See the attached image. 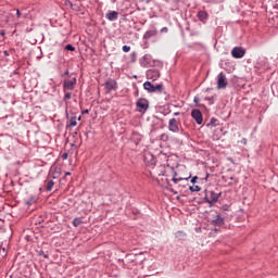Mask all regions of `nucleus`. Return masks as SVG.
Listing matches in <instances>:
<instances>
[{"mask_svg":"<svg viewBox=\"0 0 278 278\" xmlns=\"http://www.w3.org/2000/svg\"><path fill=\"white\" fill-rule=\"evenodd\" d=\"M75 86H77V77L63 81V90H75Z\"/></svg>","mask_w":278,"mask_h":278,"instance_id":"obj_6","label":"nucleus"},{"mask_svg":"<svg viewBox=\"0 0 278 278\" xmlns=\"http://www.w3.org/2000/svg\"><path fill=\"white\" fill-rule=\"evenodd\" d=\"M78 121H81V116L78 117Z\"/></svg>","mask_w":278,"mask_h":278,"instance_id":"obj_47","label":"nucleus"},{"mask_svg":"<svg viewBox=\"0 0 278 278\" xmlns=\"http://www.w3.org/2000/svg\"><path fill=\"white\" fill-rule=\"evenodd\" d=\"M62 160H68V153H63L62 154Z\"/></svg>","mask_w":278,"mask_h":278,"instance_id":"obj_30","label":"nucleus"},{"mask_svg":"<svg viewBox=\"0 0 278 278\" xmlns=\"http://www.w3.org/2000/svg\"><path fill=\"white\" fill-rule=\"evenodd\" d=\"M179 114H180L179 112H175L174 116H179Z\"/></svg>","mask_w":278,"mask_h":278,"instance_id":"obj_41","label":"nucleus"},{"mask_svg":"<svg viewBox=\"0 0 278 278\" xmlns=\"http://www.w3.org/2000/svg\"><path fill=\"white\" fill-rule=\"evenodd\" d=\"M143 162L146 166H155L157 161L155 160V155H153V153L146 151L143 153Z\"/></svg>","mask_w":278,"mask_h":278,"instance_id":"obj_3","label":"nucleus"},{"mask_svg":"<svg viewBox=\"0 0 278 278\" xmlns=\"http://www.w3.org/2000/svg\"><path fill=\"white\" fill-rule=\"evenodd\" d=\"M197 179H199V177L194 176L191 178V184H197Z\"/></svg>","mask_w":278,"mask_h":278,"instance_id":"obj_31","label":"nucleus"},{"mask_svg":"<svg viewBox=\"0 0 278 278\" xmlns=\"http://www.w3.org/2000/svg\"><path fill=\"white\" fill-rule=\"evenodd\" d=\"M161 170H164V166H161Z\"/></svg>","mask_w":278,"mask_h":278,"instance_id":"obj_46","label":"nucleus"},{"mask_svg":"<svg viewBox=\"0 0 278 278\" xmlns=\"http://www.w3.org/2000/svg\"><path fill=\"white\" fill-rule=\"evenodd\" d=\"M193 101H194V103H199V101H200L199 96H195V97L193 98Z\"/></svg>","mask_w":278,"mask_h":278,"instance_id":"obj_32","label":"nucleus"},{"mask_svg":"<svg viewBox=\"0 0 278 278\" xmlns=\"http://www.w3.org/2000/svg\"><path fill=\"white\" fill-rule=\"evenodd\" d=\"M53 186H55V182H54L53 180H49V181L47 182L46 190H47L48 192H51V190H53Z\"/></svg>","mask_w":278,"mask_h":278,"instance_id":"obj_17","label":"nucleus"},{"mask_svg":"<svg viewBox=\"0 0 278 278\" xmlns=\"http://www.w3.org/2000/svg\"><path fill=\"white\" fill-rule=\"evenodd\" d=\"M68 175H71V172L65 173V177H68Z\"/></svg>","mask_w":278,"mask_h":278,"instance_id":"obj_42","label":"nucleus"},{"mask_svg":"<svg viewBox=\"0 0 278 278\" xmlns=\"http://www.w3.org/2000/svg\"><path fill=\"white\" fill-rule=\"evenodd\" d=\"M143 88H144V90H147V92H150V93L164 91L163 84H159V85L154 86L153 84H151V81H146L143 84Z\"/></svg>","mask_w":278,"mask_h":278,"instance_id":"obj_2","label":"nucleus"},{"mask_svg":"<svg viewBox=\"0 0 278 278\" xmlns=\"http://www.w3.org/2000/svg\"><path fill=\"white\" fill-rule=\"evenodd\" d=\"M148 79H152L153 81L160 79V71L157 70H149L147 72Z\"/></svg>","mask_w":278,"mask_h":278,"instance_id":"obj_11","label":"nucleus"},{"mask_svg":"<svg viewBox=\"0 0 278 278\" xmlns=\"http://www.w3.org/2000/svg\"><path fill=\"white\" fill-rule=\"evenodd\" d=\"M72 93L71 92H65L63 101H68L71 100Z\"/></svg>","mask_w":278,"mask_h":278,"instance_id":"obj_25","label":"nucleus"},{"mask_svg":"<svg viewBox=\"0 0 278 278\" xmlns=\"http://www.w3.org/2000/svg\"><path fill=\"white\" fill-rule=\"evenodd\" d=\"M105 16L108 21H118V12L116 11H109Z\"/></svg>","mask_w":278,"mask_h":278,"instance_id":"obj_13","label":"nucleus"},{"mask_svg":"<svg viewBox=\"0 0 278 278\" xmlns=\"http://www.w3.org/2000/svg\"><path fill=\"white\" fill-rule=\"evenodd\" d=\"M132 56L136 58V52H132Z\"/></svg>","mask_w":278,"mask_h":278,"instance_id":"obj_45","label":"nucleus"},{"mask_svg":"<svg viewBox=\"0 0 278 278\" xmlns=\"http://www.w3.org/2000/svg\"><path fill=\"white\" fill-rule=\"evenodd\" d=\"M154 36H157V31L155 29L147 30L146 34L143 35V40H149Z\"/></svg>","mask_w":278,"mask_h":278,"instance_id":"obj_14","label":"nucleus"},{"mask_svg":"<svg viewBox=\"0 0 278 278\" xmlns=\"http://www.w3.org/2000/svg\"><path fill=\"white\" fill-rule=\"evenodd\" d=\"M190 192H201V187L199 186H190L189 187Z\"/></svg>","mask_w":278,"mask_h":278,"instance_id":"obj_21","label":"nucleus"},{"mask_svg":"<svg viewBox=\"0 0 278 278\" xmlns=\"http://www.w3.org/2000/svg\"><path fill=\"white\" fill-rule=\"evenodd\" d=\"M160 140H163L164 142L168 141V135L162 134V135L160 136Z\"/></svg>","mask_w":278,"mask_h":278,"instance_id":"obj_26","label":"nucleus"},{"mask_svg":"<svg viewBox=\"0 0 278 278\" xmlns=\"http://www.w3.org/2000/svg\"><path fill=\"white\" fill-rule=\"evenodd\" d=\"M168 130L173 134H179V122L173 117L168 121Z\"/></svg>","mask_w":278,"mask_h":278,"instance_id":"obj_7","label":"nucleus"},{"mask_svg":"<svg viewBox=\"0 0 278 278\" xmlns=\"http://www.w3.org/2000/svg\"><path fill=\"white\" fill-rule=\"evenodd\" d=\"M172 181H174V184H179V181H184V178H177V172H174V176L172 178Z\"/></svg>","mask_w":278,"mask_h":278,"instance_id":"obj_20","label":"nucleus"},{"mask_svg":"<svg viewBox=\"0 0 278 278\" xmlns=\"http://www.w3.org/2000/svg\"><path fill=\"white\" fill-rule=\"evenodd\" d=\"M105 89L106 90H118V83H116L114 79L109 78L105 83H104Z\"/></svg>","mask_w":278,"mask_h":278,"instance_id":"obj_10","label":"nucleus"},{"mask_svg":"<svg viewBox=\"0 0 278 278\" xmlns=\"http://www.w3.org/2000/svg\"><path fill=\"white\" fill-rule=\"evenodd\" d=\"M191 116H192V118L195 121V123L198 125H202L203 124V113H201L200 110H197V109L193 110L191 112Z\"/></svg>","mask_w":278,"mask_h":278,"instance_id":"obj_9","label":"nucleus"},{"mask_svg":"<svg viewBox=\"0 0 278 278\" xmlns=\"http://www.w3.org/2000/svg\"><path fill=\"white\" fill-rule=\"evenodd\" d=\"M212 99H213L212 97H208L206 98V101H212Z\"/></svg>","mask_w":278,"mask_h":278,"instance_id":"obj_43","label":"nucleus"},{"mask_svg":"<svg viewBox=\"0 0 278 278\" xmlns=\"http://www.w3.org/2000/svg\"><path fill=\"white\" fill-rule=\"evenodd\" d=\"M207 16H208V14H207V12H205V11H199V12H198V18H199V21H201L202 23H205V22L207 21Z\"/></svg>","mask_w":278,"mask_h":278,"instance_id":"obj_15","label":"nucleus"},{"mask_svg":"<svg viewBox=\"0 0 278 278\" xmlns=\"http://www.w3.org/2000/svg\"><path fill=\"white\" fill-rule=\"evenodd\" d=\"M176 238H186V232L179 230L176 232Z\"/></svg>","mask_w":278,"mask_h":278,"instance_id":"obj_22","label":"nucleus"},{"mask_svg":"<svg viewBox=\"0 0 278 278\" xmlns=\"http://www.w3.org/2000/svg\"><path fill=\"white\" fill-rule=\"evenodd\" d=\"M65 51H75V48L73 47V45L68 43L65 46Z\"/></svg>","mask_w":278,"mask_h":278,"instance_id":"obj_23","label":"nucleus"},{"mask_svg":"<svg viewBox=\"0 0 278 278\" xmlns=\"http://www.w3.org/2000/svg\"><path fill=\"white\" fill-rule=\"evenodd\" d=\"M77 126V117H71L70 118V124L66 125V128L68 129V127H76Z\"/></svg>","mask_w":278,"mask_h":278,"instance_id":"obj_16","label":"nucleus"},{"mask_svg":"<svg viewBox=\"0 0 278 278\" xmlns=\"http://www.w3.org/2000/svg\"><path fill=\"white\" fill-rule=\"evenodd\" d=\"M241 144L247 146V138H242V139H241Z\"/></svg>","mask_w":278,"mask_h":278,"instance_id":"obj_33","label":"nucleus"},{"mask_svg":"<svg viewBox=\"0 0 278 278\" xmlns=\"http://www.w3.org/2000/svg\"><path fill=\"white\" fill-rule=\"evenodd\" d=\"M39 255H45V252L41 251V252L39 253Z\"/></svg>","mask_w":278,"mask_h":278,"instance_id":"obj_44","label":"nucleus"},{"mask_svg":"<svg viewBox=\"0 0 278 278\" xmlns=\"http://www.w3.org/2000/svg\"><path fill=\"white\" fill-rule=\"evenodd\" d=\"M217 88H218V90L227 88V78L225 77V74H223V73H219L217 76Z\"/></svg>","mask_w":278,"mask_h":278,"instance_id":"obj_8","label":"nucleus"},{"mask_svg":"<svg viewBox=\"0 0 278 278\" xmlns=\"http://www.w3.org/2000/svg\"><path fill=\"white\" fill-rule=\"evenodd\" d=\"M161 31H168V28H167V27H163V28L161 29Z\"/></svg>","mask_w":278,"mask_h":278,"instance_id":"obj_37","label":"nucleus"},{"mask_svg":"<svg viewBox=\"0 0 278 278\" xmlns=\"http://www.w3.org/2000/svg\"><path fill=\"white\" fill-rule=\"evenodd\" d=\"M89 110L88 109H86V110H84L83 112H81V114H89Z\"/></svg>","mask_w":278,"mask_h":278,"instance_id":"obj_35","label":"nucleus"},{"mask_svg":"<svg viewBox=\"0 0 278 278\" xmlns=\"http://www.w3.org/2000/svg\"><path fill=\"white\" fill-rule=\"evenodd\" d=\"M81 223H84V222L81 220V218L76 217V218L73 219L72 225H73L74 227H79V225H81Z\"/></svg>","mask_w":278,"mask_h":278,"instance_id":"obj_19","label":"nucleus"},{"mask_svg":"<svg viewBox=\"0 0 278 278\" xmlns=\"http://www.w3.org/2000/svg\"><path fill=\"white\" fill-rule=\"evenodd\" d=\"M231 55L236 60H240L243 55H247V50L244 48H242V47H235L231 50Z\"/></svg>","mask_w":278,"mask_h":278,"instance_id":"obj_5","label":"nucleus"},{"mask_svg":"<svg viewBox=\"0 0 278 278\" xmlns=\"http://www.w3.org/2000/svg\"><path fill=\"white\" fill-rule=\"evenodd\" d=\"M4 55H10V52H8V50L4 51Z\"/></svg>","mask_w":278,"mask_h":278,"instance_id":"obj_40","label":"nucleus"},{"mask_svg":"<svg viewBox=\"0 0 278 278\" xmlns=\"http://www.w3.org/2000/svg\"><path fill=\"white\" fill-rule=\"evenodd\" d=\"M143 60L146 61V63L140 62V64H141V66H147V64H149V62H151V55H149V54L143 55Z\"/></svg>","mask_w":278,"mask_h":278,"instance_id":"obj_18","label":"nucleus"},{"mask_svg":"<svg viewBox=\"0 0 278 278\" xmlns=\"http://www.w3.org/2000/svg\"><path fill=\"white\" fill-rule=\"evenodd\" d=\"M210 125H212L213 127H216V118L213 117V118L211 119Z\"/></svg>","mask_w":278,"mask_h":278,"instance_id":"obj_29","label":"nucleus"},{"mask_svg":"<svg viewBox=\"0 0 278 278\" xmlns=\"http://www.w3.org/2000/svg\"><path fill=\"white\" fill-rule=\"evenodd\" d=\"M264 63V68H269V65H268V62H267V59H264L263 61H261Z\"/></svg>","mask_w":278,"mask_h":278,"instance_id":"obj_27","label":"nucleus"},{"mask_svg":"<svg viewBox=\"0 0 278 278\" xmlns=\"http://www.w3.org/2000/svg\"><path fill=\"white\" fill-rule=\"evenodd\" d=\"M122 50L124 51V53H129V51H131V47L123 46Z\"/></svg>","mask_w":278,"mask_h":278,"instance_id":"obj_24","label":"nucleus"},{"mask_svg":"<svg viewBox=\"0 0 278 278\" xmlns=\"http://www.w3.org/2000/svg\"><path fill=\"white\" fill-rule=\"evenodd\" d=\"M68 75H71V72L66 70L63 74H61V77H68Z\"/></svg>","mask_w":278,"mask_h":278,"instance_id":"obj_28","label":"nucleus"},{"mask_svg":"<svg viewBox=\"0 0 278 278\" xmlns=\"http://www.w3.org/2000/svg\"><path fill=\"white\" fill-rule=\"evenodd\" d=\"M212 225H216L217 227H223L225 225V219L220 215H215L211 220Z\"/></svg>","mask_w":278,"mask_h":278,"instance_id":"obj_12","label":"nucleus"},{"mask_svg":"<svg viewBox=\"0 0 278 278\" xmlns=\"http://www.w3.org/2000/svg\"><path fill=\"white\" fill-rule=\"evenodd\" d=\"M136 106L138 108L139 112H147L149 110V100L146 98H139L136 102Z\"/></svg>","mask_w":278,"mask_h":278,"instance_id":"obj_4","label":"nucleus"},{"mask_svg":"<svg viewBox=\"0 0 278 278\" xmlns=\"http://www.w3.org/2000/svg\"><path fill=\"white\" fill-rule=\"evenodd\" d=\"M222 193H216L214 191L205 190L204 201L208 203L210 207L214 205V203H218V199H220Z\"/></svg>","mask_w":278,"mask_h":278,"instance_id":"obj_1","label":"nucleus"},{"mask_svg":"<svg viewBox=\"0 0 278 278\" xmlns=\"http://www.w3.org/2000/svg\"><path fill=\"white\" fill-rule=\"evenodd\" d=\"M208 177H210V174L208 173H206V176H205V181H207V179H208Z\"/></svg>","mask_w":278,"mask_h":278,"instance_id":"obj_38","label":"nucleus"},{"mask_svg":"<svg viewBox=\"0 0 278 278\" xmlns=\"http://www.w3.org/2000/svg\"><path fill=\"white\" fill-rule=\"evenodd\" d=\"M45 260H49V254H43Z\"/></svg>","mask_w":278,"mask_h":278,"instance_id":"obj_39","label":"nucleus"},{"mask_svg":"<svg viewBox=\"0 0 278 278\" xmlns=\"http://www.w3.org/2000/svg\"><path fill=\"white\" fill-rule=\"evenodd\" d=\"M164 175H166L165 170H161V173H159V176H164Z\"/></svg>","mask_w":278,"mask_h":278,"instance_id":"obj_36","label":"nucleus"},{"mask_svg":"<svg viewBox=\"0 0 278 278\" xmlns=\"http://www.w3.org/2000/svg\"><path fill=\"white\" fill-rule=\"evenodd\" d=\"M16 16L17 18H21V11L18 9L16 10Z\"/></svg>","mask_w":278,"mask_h":278,"instance_id":"obj_34","label":"nucleus"}]
</instances>
